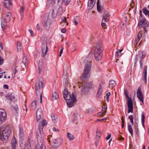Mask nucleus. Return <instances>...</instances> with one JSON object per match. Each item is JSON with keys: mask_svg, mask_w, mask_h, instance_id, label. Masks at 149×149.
Instances as JSON below:
<instances>
[{"mask_svg": "<svg viewBox=\"0 0 149 149\" xmlns=\"http://www.w3.org/2000/svg\"><path fill=\"white\" fill-rule=\"evenodd\" d=\"M137 96L139 99V100L142 102L143 103V93L141 91V88L140 87H139L138 88L137 93Z\"/></svg>", "mask_w": 149, "mask_h": 149, "instance_id": "nucleus-11", "label": "nucleus"}, {"mask_svg": "<svg viewBox=\"0 0 149 149\" xmlns=\"http://www.w3.org/2000/svg\"><path fill=\"white\" fill-rule=\"evenodd\" d=\"M3 3L5 7L8 9L10 8L12 6L11 1L10 0H5Z\"/></svg>", "mask_w": 149, "mask_h": 149, "instance_id": "nucleus-15", "label": "nucleus"}, {"mask_svg": "<svg viewBox=\"0 0 149 149\" xmlns=\"http://www.w3.org/2000/svg\"><path fill=\"white\" fill-rule=\"evenodd\" d=\"M129 118L130 119L131 122L132 124H133L134 122L133 120V117L132 115H130L129 117Z\"/></svg>", "mask_w": 149, "mask_h": 149, "instance_id": "nucleus-45", "label": "nucleus"}, {"mask_svg": "<svg viewBox=\"0 0 149 149\" xmlns=\"http://www.w3.org/2000/svg\"><path fill=\"white\" fill-rule=\"evenodd\" d=\"M91 63L90 61H87L85 63L83 74L81 77L82 80H87L90 77L91 71Z\"/></svg>", "mask_w": 149, "mask_h": 149, "instance_id": "nucleus-3", "label": "nucleus"}, {"mask_svg": "<svg viewBox=\"0 0 149 149\" xmlns=\"http://www.w3.org/2000/svg\"><path fill=\"white\" fill-rule=\"evenodd\" d=\"M111 134H110L107 137L106 139L107 140H109L111 137Z\"/></svg>", "mask_w": 149, "mask_h": 149, "instance_id": "nucleus-62", "label": "nucleus"}, {"mask_svg": "<svg viewBox=\"0 0 149 149\" xmlns=\"http://www.w3.org/2000/svg\"><path fill=\"white\" fill-rule=\"evenodd\" d=\"M128 128L129 132L131 134L132 136L133 135V129L131 124H128Z\"/></svg>", "mask_w": 149, "mask_h": 149, "instance_id": "nucleus-32", "label": "nucleus"}, {"mask_svg": "<svg viewBox=\"0 0 149 149\" xmlns=\"http://www.w3.org/2000/svg\"><path fill=\"white\" fill-rule=\"evenodd\" d=\"M63 94L64 98L66 101L68 106L70 108L73 107L74 105V103L77 101L75 96V93H72V96L65 87L63 91Z\"/></svg>", "mask_w": 149, "mask_h": 149, "instance_id": "nucleus-1", "label": "nucleus"}, {"mask_svg": "<svg viewBox=\"0 0 149 149\" xmlns=\"http://www.w3.org/2000/svg\"><path fill=\"white\" fill-rule=\"evenodd\" d=\"M51 116L52 119L54 122H56L57 121L58 119L54 114H52Z\"/></svg>", "mask_w": 149, "mask_h": 149, "instance_id": "nucleus-39", "label": "nucleus"}, {"mask_svg": "<svg viewBox=\"0 0 149 149\" xmlns=\"http://www.w3.org/2000/svg\"><path fill=\"white\" fill-rule=\"evenodd\" d=\"M36 149H46V147L43 144H42L40 146L36 145L35 147Z\"/></svg>", "mask_w": 149, "mask_h": 149, "instance_id": "nucleus-31", "label": "nucleus"}, {"mask_svg": "<svg viewBox=\"0 0 149 149\" xmlns=\"http://www.w3.org/2000/svg\"><path fill=\"white\" fill-rule=\"evenodd\" d=\"M67 136L70 140H72L74 139V137L73 135L69 132L67 134Z\"/></svg>", "mask_w": 149, "mask_h": 149, "instance_id": "nucleus-36", "label": "nucleus"}, {"mask_svg": "<svg viewBox=\"0 0 149 149\" xmlns=\"http://www.w3.org/2000/svg\"><path fill=\"white\" fill-rule=\"evenodd\" d=\"M37 104L36 101L34 100L31 103V107L32 109H35L36 108Z\"/></svg>", "mask_w": 149, "mask_h": 149, "instance_id": "nucleus-35", "label": "nucleus"}, {"mask_svg": "<svg viewBox=\"0 0 149 149\" xmlns=\"http://www.w3.org/2000/svg\"><path fill=\"white\" fill-rule=\"evenodd\" d=\"M66 30L65 28H63V29H61V32L63 33H65L66 32Z\"/></svg>", "mask_w": 149, "mask_h": 149, "instance_id": "nucleus-58", "label": "nucleus"}, {"mask_svg": "<svg viewBox=\"0 0 149 149\" xmlns=\"http://www.w3.org/2000/svg\"><path fill=\"white\" fill-rule=\"evenodd\" d=\"M29 31L30 33L31 36H33V31L31 29H29Z\"/></svg>", "mask_w": 149, "mask_h": 149, "instance_id": "nucleus-57", "label": "nucleus"}, {"mask_svg": "<svg viewBox=\"0 0 149 149\" xmlns=\"http://www.w3.org/2000/svg\"><path fill=\"white\" fill-rule=\"evenodd\" d=\"M95 3V0H88V6L89 7V8L91 9Z\"/></svg>", "mask_w": 149, "mask_h": 149, "instance_id": "nucleus-21", "label": "nucleus"}, {"mask_svg": "<svg viewBox=\"0 0 149 149\" xmlns=\"http://www.w3.org/2000/svg\"><path fill=\"white\" fill-rule=\"evenodd\" d=\"M52 129L54 132H58L59 131V130L58 129H56L55 127H53Z\"/></svg>", "mask_w": 149, "mask_h": 149, "instance_id": "nucleus-56", "label": "nucleus"}, {"mask_svg": "<svg viewBox=\"0 0 149 149\" xmlns=\"http://www.w3.org/2000/svg\"><path fill=\"white\" fill-rule=\"evenodd\" d=\"M42 129L38 128L37 132V137L38 141H41V131H42Z\"/></svg>", "mask_w": 149, "mask_h": 149, "instance_id": "nucleus-18", "label": "nucleus"}, {"mask_svg": "<svg viewBox=\"0 0 149 149\" xmlns=\"http://www.w3.org/2000/svg\"><path fill=\"white\" fill-rule=\"evenodd\" d=\"M92 83H86L82 85L81 91L83 93L85 94L84 92L92 87Z\"/></svg>", "mask_w": 149, "mask_h": 149, "instance_id": "nucleus-9", "label": "nucleus"}, {"mask_svg": "<svg viewBox=\"0 0 149 149\" xmlns=\"http://www.w3.org/2000/svg\"><path fill=\"white\" fill-rule=\"evenodd\" d=\"M106 25V24L105 22H102V23H101V26L102 27H103L104 26Z\"/></svg>", "mask_w": 149, "mask_h": 149, "instance_id": "nucleus-63", "label": "nucleus"}, {"mask_svg": "<svg viewBox=\"0 0 149 149\" xmlns=\"http://www.w3.org/2000/svg\"><path fill=\"white\" fill-rule=\"evenodd\" d=\"M121 56V54L118 51H117L116 52V58H118L120 57Z\"/></svg>", "mask_w": 149, "mask_h": 149, "instance_id": "nucleus-44", "label": "nucleus"}, {"mask_svg": "<svg viewBox=\"0 0 149 149\" xmlns=\"http://www.w3.org/2000/svg\"><path fill=\"white\" fill-rule=\"evenodd\" d=\"M48 140L50 143L52 142V145L54 148L59 146L62 143V139L60 138L54 139L52 135H49L47 138Z\"/></svg>", "mask_w": 149, "mask_h": 149, "instance_id": "nucleus-4", "label": "nucleus"}, {"mask_svg": "<svg viewBox=\"0 0 149 149\" xmlns=\"http://www.w3.org/2000/svg\"><path fill=\"white\" fill-rule=\"evenodd\" d=\"M135 130L136 132V134L138 135V136H139V132L138 128L135 129Z\"/></svg>", "mask_w": 149, "mask_h": 149, "instance_id": "nucleus-51", "label": "nucleus"}, {"mask_svg": "<svg viewBox=\"0 0 149 149\" xmlns=\"http://www.w3.org/2000/svg\"><path fill=\"white\" fill-rule=\"evenodd\" d=\"M50 24V20L48 19L44 21L42 23V25L47 29L49 28Z\"/></svg>", "mask_w": 149, "mask_h": 149, "instance_id": "nucleus-14", "label": "nucleus"}, {"mask_svg": "<svg viewBox=\"0 0 149 149\" xmlns=\"http://www.w3.org/2000/svg\"><path fill=\"white\" fill-rule=\"evenodd\" d=\"M66 17L64 16H63L61 18V21L63 22H65V23H67L66 25H68V23L66 21Z\"/></svg>", "mask_w": 149, "mask_h": 149, "instance_id": "nucleus-42", "label": "nucleus"}, {"mask_svg": "<svg viewBox=\"0 0 149 149\" xmlns=\"http://www.w3.org/2000/svg\"><path fill=\"white\" fill-rule=\"evenodd\" d=\"M147 66L146 65L144 68V71L143 72V76L142 77L143 80H144L145 82L147 81Z\"/></svg>", "mask_w": 149, "mask_h": 149, "instance_id": "nucleus-16", "label": "nucleus"}, {"mask_svg": "<svg viewBox=\"0 0 149 149\" xmlns=\"http://www.w3.org/2000/svg\"><path fill=\"white\" fill-rule=\"evenodd\" d=\"M103 47L102 42L101 41H98L97 44L96 49L94 52L95 59L96 61L101 59L103 56Z\"/></svg>", "mask_w": 149, "mask_h": 149, "instance_id": "nucleus-2", "label": "nucleus"}, {"mask_svg": "<svg viewBox=\"0 0 149 149\" xmlns=\"http://www.w3.org/2000/svg\"><path fill=\"white\" fill-rule=\"evenodd\" d=\"M3 87L4 89H7L8 88V86L7 85H3Z\"/></svg>", "mask_w": 149, "mask_h": 149, "instance_id": "nucleus-61", "label": "nucleus"}, {"mask_svg": "<svg viewBox=\"0 0 149 149\" xmlns=\"http://www.w3.org/2000/svg\"><path fill=\"white\" fill-rule=\"evenodd\" d=\"M71 0H64V2L65 3V5L67 6L68 5L70 2Z\"/></svg>", "mask_w": 149, "mask_h": 149, "instance_id": "nucleus-47", "label": "nucleus"}, {"mask_svg": "<svg viewBox=\"0 0 149 149\" xmlns=\"http://www.w3.org/2000/svg\"><path fill=\"white\" fill-rule=\"evenodd\" d=\"M48 50V47L47 46V44L46 42H44L42 44V48L43 57H45V56L47 54Z\"/></svg>", "mask_w": 149, "mask_h": 149, "instance_id": "nucleus-12", "label": "nucleus"}, {"mask_svg": "<svg viewBox=\"0 0 149 149\" xmlns=\"http://www.w3.org/2000/svg\"><path fill=\"white\" fill-rule=\"evenodd\" d=\"M105 119V118H103L101 119H97V121L102 122V121H103Z\"/></svg>", "mask_w": 149, "mask_h": 149, "instance_id": "nucleus-59", "label": "nucleus"}, {"mask_svg": "<svg viewBox=\"0 0 149 149\" xmlns=\"http://www.w3.org/2000/svg\"><path fill=\"white\" fill-rule=\"evenodd\" d=\"M7 100L9 103H10L12 101H14L15 99V97L14 96L11 95V97H8L7 98Z\"/></svg>", "mask_w": 149, "mask_h": 149, "instance_id": "nucleus-33", "label": "nucleus"}, {"mask_svg": "<svg viewBox=\"0 0 149 149\" xmlns=\"http://www.w3.org/2000/svg\"><path fill=\"white\" fill-rule=\"evenodd\" d=\"M102 88L101 86V84H100L97 94V97H99L102 94Z\"/></svg>", "mask_w": 149, "mask_h": 149, "instance_id": "nucleus-25", "label": "nucleus"}, {"mask_svg": "<svg viewBox=\"0 0 149 149\" xmlns=\"http://www.w3.org/2000/svg\"><path fill=\"white\" fill-rule=\"evenodd\" d=\"M42 114V110L41 109H38L36 111V116L37 122H38L39 120L41 118Z\"/></svg>", "mask_w": 149, "mask_h": 149, "instance_id": "nucleus-13", "label": "nucleus"}, {"mask_svg": "<svg viewBox=\"0 0 149 149\" xmlns=\"http://www.w3.org/2000/svg\"><path fill=\"white\" fill-rule=\"evenodd\" d=\"M110 15L108 13H105L103 15L102 22H107L109 21V18Z\"/></svg>", "mask_w": 149, "mask_h": 149, "instance_id": "nucleus-23", "label": "nucleus"}, {"mask_svg": "<svg viewBox=\"0 0 149 149\" xmlns=\"http://www.w3.org/2000/svg\"><path fill=\"white\" fill-rule=\"evenodd\" d=\"M24 136V134L23 130L22 127L20 126L19 127V136L20 138L23 137Z\"/></svg>", "mask_w": 149, "mask_h": 149, "instance_id": "nucleus-24", "label": "nucleus"}, {"mask_svg": "<svg viewBox=\"0 0 149 149\" xmlns=\"http://www.w3.org/2000/svg\"><path fill=\"white\" fill-rule=\"evenodd\" d=\"M43 83L41 81H39L38 83H37L36 84V94H40V89L42 87Z\"/></svg>", "mask_w": 149, "mask_h": 149, "instance_id": "nucleus-10", "label": "nucleus"}, {"mask_svg": "<svg viewBox=\"0 0 149 149\" xmlns=\"http://www.w3.org/2000/svg\"><path fill=\"white\" fill-rule=\"evenodd\" d=\"M143 13L146 16H148L149 17V10H148L147 8L144 7L142 9Z\"/></svg>", "mask_w": 149, "mask_h": 149, "instance_id": "nucleus-28", "label": "nucleus"}, {"mask_svg": "<svg viewBox=\"0 0 149 149\" xmlns=\"http://www.w3.org/2000/svg\"><path fill=\"white\" fill-rule=\"evenodd\" d=\"M8 22L5 18L2 19L1 21V26L2 28H4L7 25V23Z\"/></svg>", "mask_w": 149, "mask_h": 149, "instance_id": "nucleus-22", "label": "nucleus"}, {"mask_svg": "<svg viewBox=\"0 0 149 149\" xmlns=\"http://www.w3.org/2000/svg\"><path fill=\"white\" fill-rule=\"evenodd\" d=\"M5 120H3V119L1 117H0V124H1L3 121Z\"/></svg>", "mask_w": 149, "mask_h": 149, "instance_id": "nucleus-60", "label": "nucleus"}, {"mask_svg": "<svg viewBox=\"0 0 149 149\" xmlns=\"http://www.w3.org/2000/svg\"><path fill=\"white\" fill-rule=\"evenodd\" d=\"M47 123L46 120H42V121L40 122L39 125L38 127L39 128L43 129L44 126L46 125Z\"/></svg>", "mask_w": 149, "mask_h": 149, "instance_id": "nucleus-20", "label": "nucleus"}, {"mask_svg": "<svg viewBox=\"0 0 149 149\" xmlns=\"http://www.w3.org/2000/svg\"><path fill=\"white\" fill-rule=\"evenodd\" d=\"M58 12L60 14H62L63 12V8L62 7H60L58 10Z\"/></svg>", "mask_w": 149, "mask_h": 149, "instance_id": "nucleus-46", "label": "nucleus"}, {"mask_svg": "<svg viewBox=\"0 0 149 149\" xmlns=\"http://www.w3.org/2000/svg\"><path fill=\"white\" fill-rule=\"evenodd\" d=\"M52 97V99L53 100H57L59 97L58 93L56 92H54L53 93Z\"/></svg>", "mask_w": 149, "mask_h": 149, "instance_id": "nucleus-27", "label": "nucleus"}, {"mask_svg": "<svg viewBox=\"0 0 149 149\" xmlns=\"http://www.w3.org/2000/svg\"><path fill=\"white\" fill-rule=\"evenodd\" d=\"M77 16L76 17H74V23L75 24V25H77L78 24V22L76 20V18H77Z\"/></svg>", "mask_w": 149, "mask_h": 149, "instance_id": "nucleus-53", "label": "nucleus"}, {"mask_svg": "<svg viewBox=\"0 0 149 149\" xmlns=\"http://www.w3.org/2000/svg\"><path fill=\"white\" fill-rule=\"evenodd\" d=\"M149 25V22L145 18L143 19H140L138 24V26L139 28H143L144 32L147 31V28Z\"/></svg>", "mask_w": 149, "mask_h": 149, "instance_id": "nucleus-7", "label": "nucleus"}, {"mask_svg": "<svg viewBox=\"0 0 149 149\" xmlns=\"http://www.w3.org/2000/svg\"><path fill=\"white\" fill-rule=\"evenodd\" d=\"M14 110L16 113H18L19 111L18 107L17 105H16L14 107Z\"/></svg>", "mask_w": 149, "mask_h": 149, "instance_id": "nucleus-43", "label": "nucleus"}, {"mask_svg": "<svg viewBox=\"0 0 149 149\" xmlns=\"http://www.w3.org/2000/svg\"><path fill=\"white\" fill-rule=\"evenodd\" d=\"M26 149H31V147L30 145H29V146L28 145L26 147Z\"/></svg>", "mask_w": 149, "mask_h": 149, "instance_id": "nucleus-64", "label": "nucleus"}, {"mask_svg": "<svg viewBox=\"0 0 149 149\" xmlns=\"http://www.w3.org/2000/svg\"><path fill=\"white\" fill-rule=\"evenodd\" d=\"M96 136H98L99 137H100L101 136V132L100 131H96Z\"/></svg>", "mask_w": 149, "mask_h": 149, "instance_id": "nucleus-50", "label": "nucleus"}, {"mask_svg": "<svg viewBox=\"0 0 149 149\" xmlns=\"http://www.w3.org/2000/svg\"><path fill=\"white\" fill-rule=\"evenodd\" d=\"M49 15L52 16V18H54L56 17V16L55 13L54 9L50 10L49 12Z\"/></svg>", "mask_w": 149, "mask_h": 149, "instance_id": "nucleus-30", "label": "nucleus"}, {"mask_svg": "<svg viewBox=\"0 0 149 149\" xmlns=\"http://www.w3.org/2000/svg\"><path fill=\"white\" fill-rule=\"evenodd\" d=\"M125 93L124 94L125 96L128 95V92L126 89H124Z\"/></svg>", "mask_w": 149, "mask_h": 149, "instance_id": "nucleus-55", "label": "nucleus"}, {"mask_svg": "<svg viewBox=\"0 0 149 149\" xmlns=\"http://www.w3.org/2000/svg\"><path fill=\"white\" fill-rule=\"evenodd\" d=\"M142 37V34L140 33H138L137 35V39L140 40L141 38Z\"/></svg>", "mask_w": 149, "mask_h": 149, "instance_id": "nucleus-48", "label": "nucleus"}, {"mask_svg": "<svg viewBox=\"0 0 149 149\" xmlns=\"http://www.w3.org/2000/svg\"><path fill=\"white\" fill-rule=\"evenodd\" d=\"M97 11L100 12L101 13V7L100 6V2L99 0H98L97 2Z\"/></svg>", "mask_w": 149, "mask_h": 149, "instance_id": "nucleus-37", "label": "nucleus"}, {"mask_svg": "<svg viewBox=\"0 0 149 149\" xmlns=\"http://www.w3.org/2000/svg\"><path fill=\"white\" fill-rule=\"evenodd\" d=\"M146 53L144 51H140L139 54L136 55L135 57L134 61V65H135L138 61V56L141 59L140 61V68L141 69L143 68V63L142 62V59L145 58L146 55Z\"/></svg>", "mask_w": 149, "mask_h": 149, "instance_id": "nucleus-5", "label": "nucleus"}, {"mask_svg": "<svg viewBox=\"0 0 149 149\" xmlns=\"http://www.w3.org/2000/svg\"><path fill=\"white\" fill-rule=\"evenodd\" d=\"M126 99L127 100V106L128 108V113L133 112V103L132 101L131 97L130 98L128 95L125 96Z\"/></svg>", "mask_w": 149, "mask_h": 149, "instance_id": "nucleus-8", "label": "nucleus"}, {"mask_svg": "<svg viewBox=\"0 0 149 149\" xmlns=\"http://www.w3.org/2000/svg\"><path fill=\"white\" fill-rule=\"evenodd\" d=\"M0 116L5 120L6 118V114L5 111L3 109H0Z\"/></svg>", "mask_w": 149, "mask_h": 149, "instance_id": "nucleus-19", "label": "nucleus"}, {"mask_svg": "<svg viewBox=\"0 0 149 149\" xmlns=\"http://www.w3.org/2000/svg\"><path fill=\"white\" fill-rule=\"evenodd\" d=\"M17 143V140L15 136H14L11 141V147H16Z\"/></svg>", "mask_w": 149, "mask_h": 149, "instance_id": "nucleus-26", "label": "nucleus"}, {"mask_svg": "<svg viewBox=\"0 0 149 149\" xmlns=\"http://www.w3.org/2000/svg\"><path fill=\"white\" fill-rule=\"evenodd\" d=\"M43 66V63L42 59L39 60L38 63V73L40 74L42 72V68Z\"/></svg>", "mask_w": 149, "mask_h": 149, "instance_id": "nucleus-17", "label": "nucleus"}, {"mask_svg": "<svg viewBox=\"0 0 149 149\" xmlns=\"http://www.w3.org/2000/svg\"><path fill=\"white\" fill-rule=\"evenodd\" d=\"M139 41H140V40H139L137 39L135 40V42L134 44V45L135 46H136L138 43V42H139Z\"/></svg>", "mask_w": 149, "mask_h": 149, "instance_id": "nucleus-52", "label": "nucleus"}, {"mask_svg": "<svg viewBox=\"0 0 149 149\" xmlns=\"http://www.w3.org/2000/svg\"><path fill=\"white\" fill-rule=\"evenodd\" d=\"M11 17L12 15L11 13L10 12H9L7 13L5 19L9 22L10 20Z\"/></svg>", "mask_w": 149, "mask_h": 149, "instance_id": "nucleus-34", "label": "nucleus"}, {"mask_svg": "<svg viewBox=\"0 0 149 149\" xmlns=\"http://www.w3.org/2000/svg\"><path fill=\"white\" fill-rule=\"evenodd\" d=\"M1 131L0 132V139L2 140H7L8 139L10 134L11 132V130L10 128H6L3 130L2 134L1 133Z\"/></svg>", "mask_w": 149, "mask_h": 149, "instance_id": "nucleus-6", "label": "nucleus"}, {"mask_svg": "<svg viewBox=\"0 0 149 149\" xmlns=\"http://www.w3.org/2000/svg\"><path fill=\"white\" fill-rule=\"evenodd\" d=\"M107 107H105V106H104L102 107V111L103 112H105V110H107Z\"/></svg>", "mask_w": 149, "mask_h": 149, "instance_id": "nucleus-54", "label": "nucleus"}, {"mask_svg": "<svg viewBox=\"0 0 149 149\" xmlns=\"http://www.w3.org/2000/svg\"><path fill=\"white\" fill-rule=\"evenodd\" d=\"M24 10V8L23 7H21L20 10V12H21V14H23Z\"/></svg>", "mask_w": 149, "mask_h": 149, "instance_id": "nucleus-49", "label": "nucleus"}, {"mask_svg": "<svg viewBox=\"0 0 149 149\" xmlns=\"http://www.w3.org/2000/svg\"><path fill=\"white\" fill-rule=\"evenodd\" d=\"M17 48L18 51L20 52L21 50V44L20 42H17Z\"/></svg>", "mask_w": 149, "mask_h": 149, "instance_id": "nucleus-40", "label": "nucleus"}, {"mask_svg": "<svg viewBox=\"0 0 149 149\" xmlns=\"http://www.w3.org/2000/svg\"><path fill=\"white\" fill-rule=\"evenodd\" d=\"M145 117L144 115V113L143 112H142V114L141 122L143 126L144 127H145V125L144 124L145 123L144 119L145 118Z\"/></svg>", "mask_w": 149, "mask_h": 149, "instance_id": "nucleus-38", "label": "nucleus"}, {"mask_svg": "<svg viewBox=\"0 0 149 149\" xmlns=\"http://www.w3.org/2000/svg\"><path fill=\"white\" fill-rule=\"evenodd\" d=\"M116 85V83L115 81L111 80L109 81V88H112L115 86Z\"/></svg>", "mask_w": 149, "mask_h": 149, "instance_id": "nucleus-29", "label": "nucleus"}, {"mask_svg": "<svg viewBox=\"0 0 149 149\" xmlns=\"http://www.w3.org/2000/svg\"><path fill=\"white\" fill-rule=\"evenodd\" d=\"M27 57L25 56L24 55V57L22 59V63H23V64L25 65V63H26V61L27 60Z\"/></svg>", "mask_w": 149, "mask_h": 149, "instance_id": "nucleus-41", "label": "nucleus"}]
</instances>
